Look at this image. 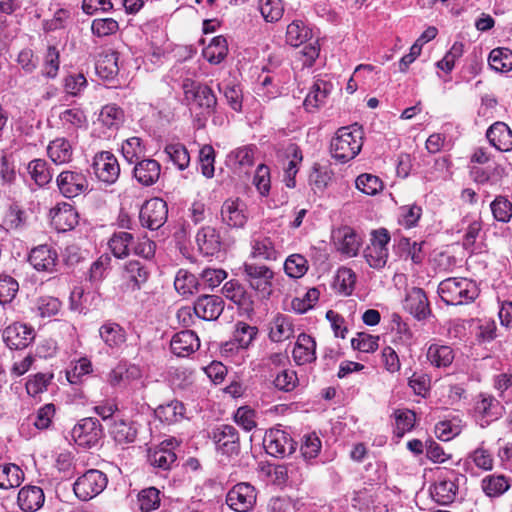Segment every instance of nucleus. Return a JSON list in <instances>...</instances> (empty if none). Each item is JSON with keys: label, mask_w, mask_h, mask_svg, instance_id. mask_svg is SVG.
<instances>
[{"label": "nucleus", "mask_w": 512, "mask_h": 512, "mask_svg": "<svg viewBox=\"0 0 512 512\" xmlns=\"http://www.w3.org/2000/svg\"><path fill=\"white\" fill-rule=\"evenodd\" d=\"M223 295L234 302L242 309L248 311L253 308L252 296L237 281L231 280L224 284L222 288Z\"/></svg>", "instance_id": "nucleus-31"}, {"label": "nucleus", "mask_w": 512, "mask_h": 512, "mask_svg": "<svg viewBox=\"0 0 512 512\" xmlns=\"http://www.w3.org/2000/svg\"><path fill=\"white\" fill-rule=\"evenodd\" d=\"M121 152L124 159L133 164L145 156L146 148L140 137L133 136L122 143Z\"/></svg>", "instance_id": "nucleus-50"}, {"label": "nucleus", "mask_w": 512, "mask_h": 512, "mask_svg": "<svg viewBox=\"0 0 512 512\" xmlns=\"http://www.w3.org/2000/svg\"><path fill=\"white\" fill-rule=\"evenodd\" d=\"M217 88L222 93L227 101V104L235 112L242 111L243 93L240 85L238 84H217Z\"/></svg>", "instance_id": "nucleus-55"}, {"label": "nucleus", "mask_w": 512, "mask_h": 512, "mask_svg": "<svg viewBox=\"0 0 512 512\" xmlns=\"http://www.w3.org/2000/svg\"><path fill=\"white\" fill-rule=\"evenodd\" d=\"M257 334L258 328L256 326H251L245 322H238L235 325L232 342L227 343L226 346L237 345L238 348L247 349L255 340Z\"/></svg>", "instance_id": "nucleus-43"}, {"label": "nucleus", "mask_w": 512, "mask_h": 512, "mask_svg": "<svg viewBox=\"0 0 512 512\" xmlns=\"http://www.w3.org/2000/svg\"><path fill=\"white\" fill-rule=\"evenodd\" d=\"M288 152L291 156V159L285 168V182L287 187L294 188L296 184L295 176L298 172V166L302 162L303 156L301 149L294 144L288 148Z\"/></svg>", "instance_id": "nucleus-61"}, {"label": "nucleus", "mask_w": 512, "mask_h": 512, "mask_svg": "<svg viewBox=\"0 0 512 512\" xmlns=\"http://www.w3.org/2000/svg\"><path fill=\"white\" fill-rule=\"evenodd\" d=\"M56 183L60 193L66 198H74L88 190L89 183L87 177L81 171L66 170L62 171Z\"/></svg>", "instance_id": "nucleus-13"}, {"label": "nucleus", "mask_w": 512, "mask_h": 512, "mask_svg": "<svg viewBox=\"0 0 512 512\" xmlns=\"http://www.w3.org/2000/svg\"><path fill=\"white\" fill-rule=\"evenodd\" d=\"M124 122V111L116 104H107L102 107L98 116L100 123L106 130L116 131Z\"/></svg>", "instance_id": "nucleus-40"}, {"label": "nucleus", "mask_w": 512, "mask_h": 512, "mask_svg": "<svg viewBox=\"0 0 512 512\" xmlns=\"http://www.w3.org/2000/svg\"><path fill=\"white\" fill-rule=\"evenodd\" d=\"M133 164V176L138 183L149 187L158 181L161 173V165L157 160L142 158Z\"/></svg>", "instance_id": "nucleus-23"}, {"label": "nucleus", "mask_w": 512, "mask_h": 512, "mask_svg": "<svg viewBox=\"0 0 512 512\" xmlns=\"http://www.w3.org/2000/svg\"><path fill=\"white\" fill-rule=\"evenodd\" d=\"M404 307L418 320L425 319L430 314L427 296L421 288L413 287L408 291Z\"/></svg>", "instance_id": "nucleus-26"}, {"label": "nucleus", "mask_w": 512, "mask_h": 512, "mask_svg": "<svg viewBox=\"0 0 512 512\" xmlns=\"http://www.w3.org/2000/svg\"><path fill=\"white\" fill-rule=\"evenodd\" d=\"M509 488L507 479L502 475H490L482 480V489L489 497H497Z\"/></svg>", "instance_id": "nucleus-62"}, {"label": "nucleus", "mask_w": 512, "mask_h": 512, "mask_svg": "<svg viewBox=\"0 0 512 512\" xmlns=\"http://www.w3.org/2000/svg\"><path fill=\"white\" fill-rule=\"evenodd\" d=\"M51 224L58 232L72 230L78 224V213L69 203L57 204L50 211Z\"/></svg>", "instance_id": "nucleus-21"}, {"label": "nucleus", "mask_w": 512, "mask_h": 512, "mask_svg": "<svg viewBox=\"0 0 512 512\" xmlns=\"http://www.w3.org/2000/svg\"><path fill=\"white\" fill-rule=\"evenodd\" d=\"M222 223L230 228H243L248 220L246 206L240 199H227L221 206Z\"/></svg>", "instance_id": "nucleus-17"}, {"label": "nucleus", "mask_w": 512, "mask_h": 512, "mask_svg": "<svg viewBox=\"0 0 512 512\" xmlns=\"http://www.w3.org/2000/svg\"><path fill=\"white\" fill-rule=\"evenodd\" d=\"M356 188L362 193L370 196H374L383 190L382 180L372 174L364 173L359 175L355 181Z\"/></svg>", "instance_id": "nucleus-60"}, {"label": "nucleus", "mask_w": 512, "mask_h": 512, "mask_svg": "<svg viewBox=\"0 0 512 512\" xmlns=\"http://www.w3.org/2000/svg\"><path fill=\"white\" fill-rule=\"evenodd\" d=\"M167 203L160 198L147 200L139 212V220L143 227L150 230H157L167 221Z\"/></svg>", "instance_id": "nucleus-8"}, {"label": "nucleus", "mask_w": 512, "mask_h": 512, "mask_svg": "<svg viewBox=\"0 0 512 512\" xmlns=\"http://www.w3.org/2000/svg\"><path fill=\"white\" fill-rule=\"evenodd\" d=\"M284 270L289 277L300 278L307 272L308 262L304 256L292 254L286 259Z\"/></svg>", "instance_id": "nucleus-63"}, {"label": "nucleus", "mask_w": 512, "mask_h": 512, "mask_svg": "<svg viewBox=\"0 0 512 512\" xmlns=\"http://www.w3.org/2000/svg\"><path fill=\"white\" fill-rule=\"evenodd\" d=\"M242 270L244 279L252 289L260 292L263 296L271 294L274 273L269 267L246 262L243 264Z\"/></svg>", "instance_id": "nucleus-7"}, {"label": "nucleus", "mask_w": 512, "mask_h": 512, "mask_svg": "<svg viewBox=\"0 0 512 512\" xmlns=\"http://www.w3.org/2000/svg\"><path fill=\"white\" fill-rule=\"evenodd\" d=\"M60 68V53L56 46H48L41 65V75L47 79H55Z\"/></svg>", "instance_id": "nucleus-48"}, {"label": "nucleus", "mask_w": 512, "mask_h": 512, "mask_svg": "<svg viewBox=\"0 0 512 512\" xmlns=\"http://www.w3.org/2000/svg\"><path fill=\"white\" fill-rule=\"evenodd\" d=\"M72 438L78 446L92 448L99 444L103 437V428L97 418L81 419L72 429Z\"/></svg>", "instance_id": "nucleus-6"}, {"label": "nucleus", "mask_w": 512, "mask_h": 512, "mask_svg": "<svg viewBox=\"0 0 512 512\" xmlns=\"http://www.w3.org/2000/svg\"><path fill=\"white\" fill-rule=\"evenodd\" d=\"M264 448L274 457H285L296 450L297 443L291 436L281 429H270L264 436Z\"/></svg>", "instance_id": "nucleus-11"}, {"label": "nucleus", "mask_w": 512, "mask_h": 512, "mask_svg": "<svg viewBox=\"0 0 512 512\" xmlns=\"http://www.w3.org/2000/svg\"><path fill=\"white\" fill-rule=\"evenodd\" d=\"M294 334V325L287 315L277 314L269 325V338L273 342H283Z\"/></svg>", "instance_id": "nucleus-33"}, {"label": "nucleus", "mask_w": 512, "mask_h": 512, "mask_svg": "<svg viewBox=\"0 0 512 512\" xmlns=\"http://www.w3.org/2000/svg\"><path fill=\"white\" fill-rule=\"evenodd\" d=\"M155 415L163 423H177L184 418L185 407L182 402L172 400L166 404L159 405L155 409Z\"/></svg>", "instance_id": "nucleus-41"}, {"label": "nucleus", "mask_w": 512, "mask_h": 512, "mask_svg": "<svg viewBox=\"0 0 512 512\" xmlns=\"http://www.w3.org/2000/svg\"><path fill=\"white\" fill-rule=\"evenodd\" d=\"M99 336L107 347L119 349L126 341L125 330L115 322L107 321L99 328Z\"/></svg>", "instance_id": "nucleus-32"}, {"label": "nucleus", "mask_w": 512, "mask_h": 512, "mask_svg": "<svg viewBox=\"0 0 512 512\" xmlns=\"http://www.w3.org/2000/svg\"><path fill=\"white\" fill-rule=\"evenodd\" d=\"M225 307L221 296L203 294L199 296L193 306L194 314L205 321H214L219 318Z\"/></svg>", "instance_id": "nucleus-15"}, {"label": "nucleus", "mask_w": 512, "mask_h": 512, "mask_svg": "<svg viewBox=\"0 0 512 512\" xmlns=\"http://www.w3.org/2000/svg\"><path fill=\"white\" fill-rule=\"evenodd\" d=\"M363 134L362 127L357 123L339 128L330 144L332 157L342 163L354 159L361 151Z\"/></svg>", "instance_id": "nucleus-2"}, {"label": "nucleus", "mask_w": 512, "mask_h": 512, "mask_svg": "<svg viewBox=\"0 0 512 512\" xmlns=\"http://www.w3.org/2000/svg\"><path fill=\"white\" fill-rule=\"evenodd\" d=\"M132 240V234L120 231L112 235L108 242V246L115 257L124 258L127 257L130 253L129 247L132 243Z\"/></svg>", "instance_id": "nucleus-52"}, {"label": "nucleus", "mask_w": 512, "mask_h": 512, "mask_svg": "<svg viewBox=\"0 0 512 512\" xmlns=\"http://www.w3.org/2000/svg\"><path fill=\"white\" fill-rule=\"evenodd\" d=\"M140 368L127 362H119L107 375V382L112 387L125 386L141 377Z\"/></svg>", "instance_id": "nucleus-27"}, {"label": "nucleus", "mask_w": 512, "mask_h": 512, "mask_svg": "<svg viewBox=\"0 0 512 512\" xmlns=\"http://www.w3.org/2000/svg\"><path fill=\"white\" fill-rule=\"evenodd\" d=\"M256 489L247 482L234 485L226 495V504L236 512H247L256 503Z\"/></svg>", "instance_id": "nucleus-10"}, {"label": "nucleus", "mask_w": 512, "mask_h": 512, "mask_svg": "<svg viewBox=\"0 0 512 512\" xmlns=\"http://www.w3.org/2000/svg\"><path fill=\"white\" fill-rule=\"evenodd\" d=\"M178 445L179 443L175 438L161 442L158 447L149 451L148 461L154 467L163 470L170 469L177 460V456L173 450Z\"/></svg>", "instance_id": "nucleus-19"}, {"label": "nucleus", "mask_w": 512, "mask_h": 512, "mask_svg": "<svg viewBox=\"0 0 512 512\" xmlns=\"http://www.w3.org/2000/svg\"><path fill=\"white\" fill-rule=\"evenodd\" d=\"M43 490L37 486H25L18 493V505L25 512H34L40 509L44 503Z\"/></svg>", "instance_id": "nucleus-30"}, {"label": "nucleus", "mask_w": 512, "mask_h": 512, "mask_svg": "<svg viewBox=\"0 0 512 512\" xmlns=\"http://www.w3.org/2000/svg\"><path fill=\"white\" fill-rule=\"evenodd\" d=\"M337 249L348 256H355L359 249V240L353 229L343 227L333 235Z\"/></svg>", "instance_id": "nucleus-38"}, {"label": "nucleus", "mask_w": 512, "mask_h": 512, "mask_svg": "<svg viewBox=\"0 0 512 512\" xmlns=\"http://www.w3.org/2000/svg\"><path fill=\"white\" fill-rule=\"evenodd\" d=\"M47 154L56 165L66 164L73 158V147L66 138H56L48 144Z\"/></svg>", "instance_id": "nucleus-34"}, {"label": "nucleus", "mask_w": 512, "mask_h": 512, "mask_svg": "<svg viewBox=\"0 0 512 512\" xmlns=\"http://www.w3.org/2000/svg\"><path fill=\"white\" fill-rule=\"evenodd\" d=\"M93 169L96 177L107 184H114L120 175L118 160L109 151H101L94 156Z\"/></svg>", "instance_id": "nucleus-12"}, {"label": "nucleus", "mask_w": 512, "mask_h": 512, "mask_svg": "<svg viewBox=\"0 0 512 512\" xmlns=\"http://www.w3.org/2000/svg\"><path fill=\"white\" fill-rule=\"evenodd\" d=\"M184 100L191 111L198 115L199 127L204 126L205 119L215 113L218 101L212 88L190 78L183 80Z\"/></svg>", "instance_id": "nucleus-1"}, {"label": "nucleus", "mask_w": 512, "mask_h": 512, "mask_svg": "<svg viewBox=\"0 0 512 512\" xmlns=\"http://www.w3.org/2000/svg\"><path fill=\"white\" fill-rule=\"evenodd\" d=\"M2 337L10 349L20 350L32 343L35 334L32 327L15 322L4 329Z\"/></svg>", "instance_id": "nucleus-16"}, {"label": "nucleus", "mask_w": 512, "mask_h": 512, "mask_svg": "<svg viewBox=\"0 0 512 512\" xmlns=\"http://www.w3.org/2000/svg\"><path fill=\"white\" fill-rule=\"evenodd\" d=\"M196 243L199 251L206 256L217 254L222 247L220 233L212 226H204L197 232Z\"/></svg>", "instance_id": "nucleus-24"}, {"label": "nucleus", "mask_w": 512, "mask_h": 512, "mask_svg": "<svg viewBox=\"0 0 512 512\" xmlns=\"http://www.w3.org/2000/svg\"><path fill=\"white\" fill-rule=\"evenodd\" d=\"M110 434L117 443L128 444L135 441L138 427L134 421L115 419L110 427Z\"/></svg>", "instance_id": "nucleus-35"}, {"label": "nucleus", "mask_w": 512, "mask_h": 512, "mask_svg": "<svg viewBox=\"0 0 512 512\" xmlns=\"http://www.w3.org/2000/svg\"><path fill=\"white\" fill-rule=\"evenodd\" d=\"M107 484L106 474L97 469H90L75 481L73 491L78 499L88 501L103 492Z\"/></svg>", "instance_id": "nucleus-5"}, {"label": "nucleus", "mask_w": 512, "mask_h": 512, "mask_svg": "<svg viewBox=\"0 0 512 512\" xmlns=\"http://www.w3.org/2000/svg\"><path fill=\"white\" fill-rule=\"evenodd\" d=\"M488 62L497 72H509L512 70V51L504 47L495 48L490 52Z\"/></svg>", "instance_id": "nucleus-51"}, {"label": "nucleus", "mask_w": 512, "mask_h": 512, "mask_svg": "<svg viewBox=\"0 0 512 512\" xmlns=\"http://www.w3.org/2000/svg\"><path fill=\"white\" fill-rule=\"evenodd\" d=\"M251 257L266 261H275L278 258V251L270 237L259 235L251 240Z\"/></svg>", "instance_id": "nucleus-37"}, {"label": "nucleus", "mask_w": 512, "mask_h": 512, "mask_svg": "<svg viewBox=\"0 0 512 512\" xmlns=\"http://www.w3.org/2000/svg\"><path fill=\"white\" fill-rule=\"evenodd\" d=\"M24 473L19 466L7 463L0 466V489H10L21 485Z\"/></svg>", "instance_id": "nucleus-47"}, {"label": "nucleus", "mask_w": 512, "mask_h": 512, "mask_svg": "<svg viewBox=\"0 0 512 512\" xmlns=\"http://www.w3.org/2000/svg\"><path fill=\"white\" fill-rule=\"evenodd\" d=\"M255 150L254 145L239 147L228 155V160L240 167H251L254 164Z\"/></svg>", "instance_id": "nucleus-64"}, {"label": "nucleus", "mask_w": 512, "mask_h": 512, "mask_svg": "<svg viewBox=\"0 0 512 512\" xmlns=\"http://www.w3.org/2000/svg\"><path fill=\"white\" fill-rule=\"evenodd\" d=\"M164 154L179 170H185L190 163V155L182 143H170L164 148Z\"/></svg>", "instance_id": "nucleus-49"}, {"label": "nucleus", "mask_w": 512, "mask_h": 512, "mask_svg": "<svg viewBox=\"0 0 512 512\" xmlns=\"http://www.w3.org/2000/svg\"><path fill=\"white\" fill-rule=\"evenodd\" d=\"M28 261L39 272L54 273L57 271L58 253L50 245H38L31 249Z\"/></svg>", "instance_id": "nucleus-14"}, {"label": "nucleus", "mask_w": 512, "mask_h": 512, "mask_svg": "<svg viewBox=\"0 0 512 512\" xmlns=\"http://www.w3.org/2000/svg\"><path fill=\"white\" fill-rule=\"evenodd\" d=\"M486 138L497 150L508 152L512 150V130L501 121L493 123L486 131Z\"/></svg>", "instance_id": "nucleus-25"}, {"label": "nucleus", "mask_w": 512, "mask_h": 512, "mask_svg": "<svg viewBox=\"0 0 512 512\" xmlns=\"http://www.w3.org/2000/svg\"><path fill=\"white\" fill-rule=\"evenodd\" d=\"M422 216V208L417 204H407L399 207L398 223L410 229L416 227Z\"/></svg>", "instance_id": "nucleus-59"}, {"label": "nucleus", "mask_w": 512, "mask_h": 512, "mask_svg": "<svg viewBox=\"0 0 512 512\" xmlns=\"http://www.w3.org/2000/svg\"><path fill=\"white\" fill-rule=\"evenodd\" d=\"M119 71L118 67V53L115 51H109L100 54L96 62V72L104 79L114 78Z\"/></svg>", "instance_id": "nucleus-44"}, {"label": "nucleus", "mask_w": 512, "mask_h": 512, "mask_svg": "<svg viewBox=\"0 0 512 512\" xmlns=\"http://www.w3.org/2000/svg\"><path fill=\"white\" fill-rule=\"evenodd\" d=\"M199 347L200 340L192 330L180 331L174 334L170 341L171 351L178 357H188L197 351Z\"/></svg>", "instance_id": "nucleus-22"}, {"label": "nucleus", "mask_w": 512, "mask_h": 512, "mask_svg": "<svg viewBox=\"0 0 512 512\" xmlns=\"http://www.w3.org/2000/svg\"><path fill=\"white\" fill-rule=\"evenodd\" d=\"M122 278L128 290L137 291L147 282L149 271L143 262L130 260L123 267Z\"/></svg>", "instance_id": "nucleus-20"}, {"label": "nucleus", "mask_w": 512, "mask_h": 512, "mask_svg": "<svg viewBox=\"0 0 512 512\" xmlns=\"http://www.w3.org/2000/svg\"><path fill=\"white\" fill-rule=\"evenodd\" d=\"M259 11L266 22H278L284 14L282 0H259Z\"/></svg>", "instance_id": "nucleus-56"}, {"label": "nucleus", "mask_w": 512, "mask_h": 512, "mask_svg": "<svg viewBox=\"0 0 512 512\" xmlns=\"http://www.w3.org/2000/svg\"><path fill=\"white\" fill-rule=\"evenodd\" d=\"M494 219L498 222L508 223L512 218V202L507 196L498 195L490 203Z\"/></svg>", "instance_id": "nucleus-54"}, {"label": "nucleus", "mask_w": 512, "mask_h": 512, "mask_svg": "<svg viewBox=\"0 0 512 512\" xmlns=\"http://www.w3.org/2000/svg\"><path fill=\"white\" fill-rule=\"evenodd\" d=\"M475 412L489 421L498 419L502 414L503 407L500 402L492 395L481 393L474 406Z\"/></svg>", "instance_id": "nucleus-36"}, {"label": "nucleus", "mask_w": 512, "mask_h": 512, "mask_svg": "<svg viewBox=\"0 0 512 512\" xmlns=\"http://www.w3.org/2000/svg\"><path fill=\"white\" fill-rule=\"evenodd\" d=\"M174 286L181 295L187 296L200 291L202 284L194 274L180 269L176 274Z\"/></svg>", "instance_id": "nucleus-45"}, {"label": "nucleus", "mask_w": 512, "mask_h": 512, "mask_svg": "<svg viewBox=\"0 0 512 512\" xmlns=\"http://www.w3.org/2000/svg\"><path fill=\"white\" fill-rule=\"evenodd\" d=\"M228 53V44L224 36L214 37L203 49L204 58L211 64H219Z\"/></svg>", "instance_id": "nucleus-46"}, {"label": "nucleus", "mask_w": 512, "mask_h": 512, "mask_svg": "<svg viewBox=\"0 0 512 512\" xmlns=\"http://www.w3.org/2000/svg\"><path fill=\"white\" fill-rule=\"evenodd\" d=\"M312 37L311 28L302 20H293L286 29V43L293 47H299Z\"/></svg>", "instance_id": "nucleus-39"}, {"label": "nucleus", "mask_w": 512, "mask_h": 512, "mask_svg": "<svg viewBox=\"0 0 512 512\" xmlns=\"http://www.w3.org/2000/svg\"><path fill=\"white\" fill-rule=\"evenodd\" d=\"M322 443L315 432L305 434L301 440L300 453L307 462L315 459L321 451Z\"/></svg>", "instance_id": "nucleus-53"}, {"label": "nucleus", "mask_w": 512, "mask_h": 512, "mask_svg": "<svg viewBox=\"0 0 512 512\" xmlns=\"http://www.w3.org/2000/svg\"><path fill=\"white\" fill-rule=\"evenodd\" d=\"M390 239V233L385 228L371 232L370 243L363 251L364 257L370 267L381 269L386 265L389 255L387 245Z\"/></svg>", "instance_id": "nucleus-4"}, {"label": "nucleus", "mask_w": 512, "mask_h": 512, "mask_svg": "<svg viewBox=\"0 0 512 512\" xmlns=\"http://www.w3.org/2000/svg\"><path fill=\"white\" fill-rule=\"evenodd\" d=\"M438 293L448 305H463L474 301L479 292L474 281L452 277L440 282Z\"/></svg>", "instance_id": "nucleus-3"}, {"label": "nucleus", "mask_w": 512, "mask_h": 512, "mask_svg": "<svg viewBox=\"0 0 512 512\" xmlns=\"http://www.w3.org/2000/svg\"><path fill=\"white\" fill-rule=\"evenodd\" d=\"M28 172L31 178L39 186H44L52 180V173L48 164L43 159H34L28 164Z\"/></svg>", "instance_id": "nucleus-58"}, {"label": "nucleus", "mask_w": 512, "mask_h": 512, "mask_svg": "<svg viewBox=\"0 0 512 512\" xmlns=\"http://www.w3.org/2000/svg\"><path fill=\"white\" fill-rule=\"evenodd\" d=\"M62 126L67 130H76L87 122L86 115L80 108H68L59 114Z\"/></svg>", "instance_id": "nucleus-57"}, {"label": "nucleus", "mask_w": 512, "mask_h": 512, "mask_svg": "<svg viewBox=\"0 0 512 512\" xmlns=\"http://www.w3.org/2000/svg\"><path fill=\"white\" fill-rule=\"evenodd\" d=\"M427 359L437 368H446L453 363L455 354L448 345L431 344L427 350Z\"/></svg>", "instance_id": "nucleus-42"}, {"label": "nucleus", "mask_w": 512, "mask_h": 512, "mask_svg": "<svg viewBox=\"0 0 512 512\" xmlns=\"http://www.w3.org/2000/svg\"><path fill=\"white\" fill-rule=\"evenodd\" d=\"M292 356L297 365L314 362L316 360V342L314 338L305 333L299 334Z\"/></svg>", "instance_id": "nucleus-28"}, {"label": "nucleus", "mask_w": 512, "mask_h": 512, "mask_svg": "<svg viewBox=\"0 0 512 512\" xmlns=\"http://www.w3.org/2000/svg\"><path fill=\"white\" fill-rule=\"evenodd\" d=\"M332 89L333 85L331 82L323 79L315 80L304 100L303 105L305 109L312 111L324 105Z\"/></svg>", "instance_id": "nucleus-29"}, {"label": "nucleus", "mask_w": 512, "mask_h": 512, "mask_svg": "<svg viewBox=\"0 0 512 512\" xmlns=\"http://www.w3.org/2000/svg\"><path fill=\"white\" fill-rule=\"evenodd\" d=\"M457 480L458 476L453 472L439 476L431 489L432 498L441 505L452 503L458 491Z\"/></svg>", "instance_id": "nucleus-18"}, {"label": "nucleus", "mask_w": 512, "mask_h": 512, "mask_svg": "<svg viewBox=\"0 0 512 512\" xmlns=\"http://www.w3.org/2000/svg\"><path fill=\"white\" fill-rule=\"evenodd\" d=\"M211 438L218 452L223 455H238L240 452V438L238 430L229 424L215 426L211 432Z\"/></svg>", "instance_id": "nucleus-9"}]
</instances>
